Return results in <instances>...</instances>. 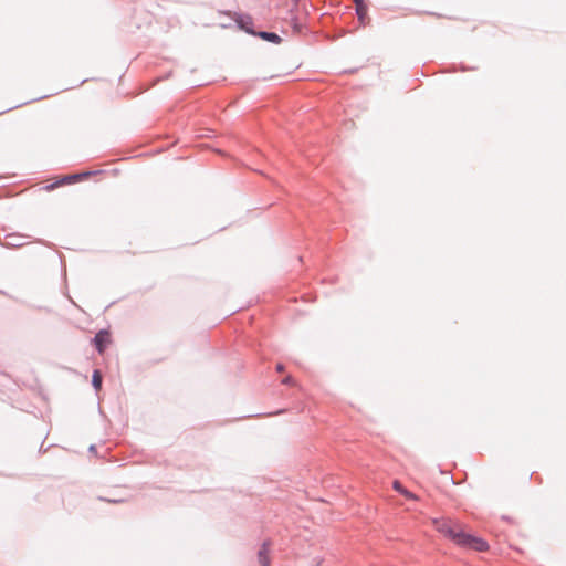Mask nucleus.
I'll return each mask as SVG.
<instances>
[{"label": "nucleus", "instance_id": "6ab92c4d", "mask_svg": "<svg viewBox=\"0 0 566 566\" xmlns=\"http://www.w3.org/2000/svg\"><path fill=\"white\" fill-rule=\"evenodd\" d=\"M315 566H318V564H316Z\"/></svg>", "mask_w": 566, "mask_h": 566}, {"label": "nucleus", "instance_id": "7ed1b4c3", "mask_svg": "<svg viewBox=\"0 0 566 566\" xmlns=\"http://www.w3.org/2000/svg\"><path fill=\"white\" fill-rule=\"evenodd\" d=\"M234 21L239 29L243 30L248 34L255 35L256 32L253 30V20L249 14H234Z\"/></svg>", "mask_w": 566, "mask_h": 566}, {"label": "nucleus", "instance_id": "f8f14e48", "mask_svg": "<svg viewBox=\"0 0 566 566\" xmlns=\"http://www.w3.org/2000/svg\"><path fill=\"white\" fill-rule=\"evenodd\" d=\"M96 174L95 171H85V172H80V180H83L92 175Z\"/></svg>", "mask_w": 566, "mask_h": 566}, {"label": "nucleus", "instance_id": "20e7f679", "mask_svg": "<svg viewBox=\"0 0 566 566\" xmlns=\"http://www.w3.org/2000/svg\"><path fill=\"white\" fill-rule=\"evenodd\" d=\"M109 342V333L106 329H101L93 338L94 346L99 354L104 353Z\"/></svg>", "mask_w": 566, "mask_h": 566}, {"label": "nucleus", "instance_id": "f257e3e1", "mask_svg": "<svg viewBox=\"0 0 566 566\" xmlns=\"http://www.w3.org/2000/svg\"><path fill=\"white\" fill-rule=\"evenodd\" d=\"M434 525L438 532L460 547L476 552H486L489 549V545L483 538L465 533L459 524L448 520H439L434 521Z\"/></svg>", "mask_w": 566, "mask_h": 566}, {"label": "nucleus", "instance_id": "0eeeda50", "mask_svg": "<svg viewBox=\"0 0 566 566\" xmlns=\"http://www.w3.org/2000/svg\"><path fill=\"white\" fill-rule=\"evenodd\" d=\"M392 488L399 492L401 495H403L405 497L409 499V500H418V496L416 494H413L412 492L408 491L406 488L402 486V484L399 482V481H394L392 483Z\"/></svg>", "mask_w": 566, "mask_h": 566}, {"label": "nucleus", "instance_id": "ddd939ff", "mask_svg": "<svg viewBox=\"0 0 566 566\" xmlns=\"http://www.w3.org/2000/svg\"><path fill=\"white\" fill-rule=\"evenodd\" d=\"M292 381H293V378H292L291 376H286V377L282 380V382H283L284 385H290V384H292Z\"/></svg>", "mask_w": 566, "mask_h": 566}, {"label": "nucleus", "instance_id": "a211bd4d", "mask_svg": "<svg viewBox=\"0 0 566 566\" xmlns=\"http://www.w3.org/2000/svg\"><path fill=\"white\" fill-rule=\"evenodd\" d=\"M90 452H95L96 451V447L94 444L90 446L88 448Z\"/></svg>", "mask_w": 566, "mask_h": 566}, {"label": "nucleus", "instance_id": "f3484780", "mask_svg": "<svg viewBox=\"0 0 566 566\" xmlns=\"http://www.w3.org/2000/svg\"><path fill=\"white\" fill-rule=\"evenodd\" d=\"M360 18L366 14V6L364 4V9L360 11V13H357Z\"/></svg>", "mask_w": 566, "mask_h": 566}, {"label": "nucleus", "instance_id": "9d476101", "mask_svg": "<svg viewBox=\"0 0 566 566\" xmlns=\"http://www.w3.org/2000/svg\"><path fill=\"white\" fill-rule=\"evenodd\" d=\"M294 23H293V28L297 31V32H304L305 30H307V25L306 24H303L300 22L298 18H294L293 19Z\"/></svg>", "mask_w": 566, "mask_h": 566}, {"label": "nucleus", "instance_id": "9b49d317", "mask_svg": "<svg viewBox=\"0 0 566 566\" xmlns=\"http://www.w3.org/2000/svg\"><path fill=\"white\" fill-rule=\"evenodd\" d=\"M356 3L357 13H360V11L364 9V0H354Z\"/></svg>", "mask_w": 566, "mask_h": 566}, {"label": "nucleus", "instance_id": "423d86ee", "mask_svg": "<svg viewBox=\"0 0 566 566\" xmlns=\"http://www.w3.org/2000/svg\"><path fill=\"white\" fill-rule=\"evenodd\" d=\"M255 36H259L260 39L271 42V43H280L282 41L281 36L275 32L270 31H259L256 32Z\"/></svg>", "mask_w": 566, "mask_h": 566}, {"label": "nucleus", "instance_id": "39448f33", "mask_svg": "<svg viewBox=\"0 0 566 566\" xmlns=\"http://www.w3.org/2000/svg\"><path fill=\"white\" fill-rule=\"evenodd\" d=\"M269 545H270V543L268 541H265L258 552V558H259V563L261 564V566H270V558L268 555Z\"/></svg>", "mask_w": 566, "mask_h": 566}, {"label": "nucleus", "instance_id": "f03ea898", "mask_svg": "<svg viewBox=\"0 0 566 566\" xmlns=\"http://www.w3.org/2000/svg\"><path fill=\"white\" fill-rule=\"evenodd\" d=\"M25 235L20 233H8L4 237V240H0V245L11 249V248H21L27 244Z\"/></svg>", "mask_w": 566, "mask_h": 566}, {"label": "nucleus", "instance_id": "1a4fd4ad", "mask_svg": "<svg viewBox=\"0 0 566 566\" xmlns=\"http://www.w3.org/2000/svg\"><path fill=\"white\" fill-rule=\"evenodd\" d=\"M76 181H80V175L73 174L64 176L62 179H60L56 185H69L74 184Z\"/></svg>", "mask_w": 566, "mask_h": 566}, {"label": "nucleus", "instance_id": "6e6552de", "mask_svg": "<svg viewBox=\"0 0 566 566\" xmlns=\"http://www.w3.org/2000/svg\"><path fill=\"white\" fill-rule=\"evenodd\" d=\"M103 377L99 370L95 369L92 375V385L95 390H99L102 388Z\"/></svg>", "mask_w": 566, "mask_h": 566}, {"label": "nucleus", "instance_id": "4468645a", "mask_svg": "<svg viewBox=\"0 0 566 566\" xmlns=\"http://www.w3.org/2000/svg\"><path fill=\"white\" fill-rule=\"evenodd\" d=\"M102 501H105V502H109V503H118L120 502L119 500H115V499H107V497H99Z\"/></svg>", "mask_w": 566, "mask_h": 566}, {"label": "nucleus", "instance_id": "2eb2a0df", "mask_svg": "<svg viewBox=\"0 0 566 566\" xmlns=\"http://www.w3.org/2000/svg\"><path fill=\"white\" fill-rule=\"evenodd\" d=\"M275 369H276V371L282 373V371L285 369V367H284V365H283V364L279 363V364L276 365Z\"/></svg>", "mask_w": 566, "mask_h": 566}, {"label": "nucleus", "instance_id": "dca6fc26", "mask_svg": "<svg viewBox=\"0 0 566 566\" xmlns=\"http://www.w3.org/2000/svg\"><path fill=\"white\" fill-rule=\"evenodd\" d=\"M0 294H1V295H4V296H7V297L13 298L9 293H7V292H6V291H3V290H0Z\"/></svg>", "mask_w": 566, "mask_h": 566}]
</instances>
